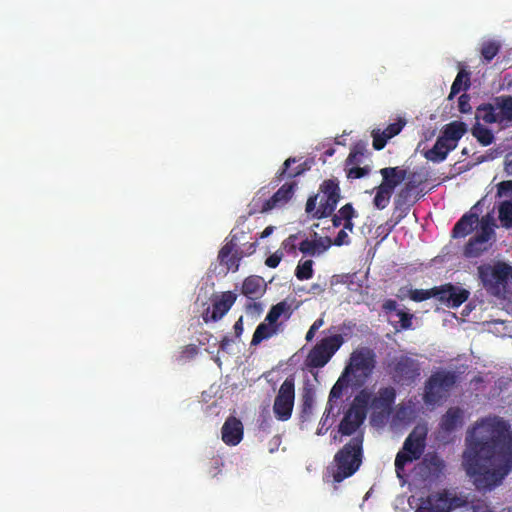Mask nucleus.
Instances as JSON below:
<instances>
[{
	"label": "nucleus",
	"mask_w": 512,
	"mask_h": 512,
	"mask_svg": "<svg viewBox=\"0 0 512 512\" xmlns=\"http://www.w3.org/2000/svg\"><path fill=\"white\" fill-rule=\"evenodd\" d=\"M463 455L466 473L478 490H492L500 486L512 471V430L499 417L477 421L466 438Z\"/></svg>",
	"instance_id": "f257e3e1"
},
{
	"label": "nucleus",
	"mask_w": 512,
	"mask_h": 512,
	"mask_svg": "<svg viewBox=\"0 0 512 512\" xmlns=\"http://www.w3.org/2000/svg\"><path fill=\"white\" fill-rule=\"evenodd\" d=\"M363 459V436L357 435L350 439L333 458V481L340 483L353 476L360 468Z\"/></svg>",
	"instance_id": "f03ea898"
},
{
	"label": "nucleus",
	"mask_w": 512,
	"mask_h": 512,
	"mask_svg": "<svg viewBox=\"0 0 512 512\" xmlns=\"http://www.w3.org/2000/svg\"><path fill=\"white\" fill-rule=\"evenodd\" d=\"M340 199L341 190L338 179H326L320 184L318 194L307 199L305 211L314 219L329 217L335 211Z\"/></svg>",
	"instance_id": "7ed1b4c3"
},
{
	"label": "nucleus",
	"mask_w": 512,
	"mask_h": 512,
	"mask_svg": "<svg viewBox=\"0 0 512 512\" xmlns=\"http://www.w3.org/2000/svg\"><path fill=\"white\" fill-rule=\"evenodd\" d=\"M386 371L396 385L411 387L420 379L422 365L413 354L401 353L388 359Z\"/></svg>",
	"instance_id": "20e7f679"
},
{
	"label": "nucleus",
	"mask_w": 512,
	"mask_h": 512,
	"mask_svg": "<svg viewBox=\"0 0 512 512\" xmlns=\"http://www.w3.org/2000/svg\"><path fill=\"white\" fill-rule=\"evenodd\" d=\"M457 381L458 375L454 371L440 369L433 372L425 381L423 402L432 407L440 405L448 398Z\"/></svg>",
	"instance_id": "39448f33"
},
{
	"label": "nucleus",
	"mask_w": 512,
	"mask_h": 512,
	"mask_svg": "<svg viewBox=\"0 0 512 512\" xmlns=\"http://www.w3.org/2000/svg\"><path fill=\"white\" fill-rule=\"evenodd\" d=\"M477 270L484 289L490 295L499 297L506 292L508 280H512L511 265L506 262L498 261L493 265H480Z\"/></svg>",
	"instance_id": "423d86ee"
},
{
	"label": "nucleus",
	"mask_w": 512,
	"mask_h": 512,
	"mask_svg": "<svg viewBox=\"0 0 512 512\" xmlns=\"http://www.w3.org/2000/svg\"><path fill=\"white\" fill-rule=\"evenodd\" d=\"M245 237V232H230L225 239L224 245L218 252L217 259L219 264L224 266L227 271L236 272L239 269L241 260L248 255H251L256 250L257 243H250L246 251L240 248L241 239Z\"/></svg>",
	"instance_id": "0eeeda50"
},
{
	"label": "nucleus",
	"mask_w": 512,
	"mask_h": 512,
	"mask_svg": "<svg viewBox=\"0 0 512 512\" xmlns=\"http://www.w3.org/2000/svg\"><path fill=\"white\" fill-rule=\"evenodd\" d=\"M476 118L487 124H498L501 127L512 125V96L500 95L491 102L483 103L477 107Z\"/></svg>",
	"instance_id": "6e6552de"
},
{
	"label": "nucleus",
	"mask_w": 512,
	"mask_h": 512,
	"mask_svg": "<svg viewBox=\"0 0 512 512\" xmlns=\"http://www.w3.org/2000/svg\"><path fill=\"white\" fill-rule=\"evenodd\" d=\"M375 366L374 350L369 347H360L351 353L349 364L344 369V376L352 375L354 385L362 386L373 374Z\"/></svg>",
	"instance_id": "1a4fd4ad"
},
{
	"label": "nucleus",
	"mask_w": 512,
	"mask_h": 512,
	"mask_svg": "<svg viewBox=\"0 0 512 512\" xmlns=\"http://www.w3.org/2000/svg\"><path fill=\"white\" fill-rule=\"evenodd\" d=\"M298 187L296 180L285 182L280 188L269 198L264 197L262 190L258 191L256 196L250 203V213H266L275 208L285 206L294 196Z\"/></svg>",
	"instance_id": "9d476101"
},
{
	"label": "nucleus",
	"mask_w": 512,
	"mask_h": 512,
	"mask_svg": "<svg viewBox=\"0 0 512 512\" xmlns=\"http://www.w3.org/2000/svg\"><path fill=\"white\" fill-rule=\"evenodd\" d=\"M370 392L363 389L354 398L353 403L345 412L339 424V432L342 435H352L364 422L367 414Z\"/></svg>",
	"instance_id": "9b49d317"
},
{
	"label": "nucleus",
	"mask_w": 512,
	"mask_h": 512,
	"mask_svg": "<svg viewBox=\"0 0 512 512\" xmlns=\"http://www.w3.org/2000/svg\"><path fill=\"white\" fill-rule=\"evenodd\" d=\"M295 402V378L288 376L281 384L273 403V413L278 421H288L293 413Z\"/></svg>",
	"instance_id": "f8f14e48"
},
{
	"label": "nucleus",
	"mask_w": 512,
	"mask_h": 512,
	"mask_svg": "<svg viewBox=\"0 0 512 512\" xmlns=\"http://www.w3.org/2000/svg\"><path fill=\"white\" fill-rule=\"evenodd\" d=\"M343 342V337L340 334L323 338L309 352L307 356L308 365L313 368L324 367L338 351Z\"/></svg>",
	"instance_id": "ddd939ff"
},
{
	"label": "nucleus",
	"mask_w": 512,
	"mask_h": 512,
	"mask_svg": "<svg viewBox=\"0 0 512 512\" xmlns=\"http://www.w3.org/2000/svg\"><path fill=\"white\" fill-rule=\"evenodd\" d=\"M467 500L463 496L451 493L449 490L444 489L430 495L426 502L423 504L429 507H438L439 509L451 512L457 508L464 507Z\"/></svg>",
	"instance_id": "4468645a"
},
{
	"label": "nucleus",
	"mask_w": 512,
	"mask_h": 512,
	"mask_svg": "<svg viewBox=\"0 0 512 512\" xmlns=\"http://www.w3.org/2000/svg\"><path fill=\"white\" fill-rule=\"evenodd\" d=\"M236 294L232 291L223 292L219 297L213 300L212 311L208 307L202 314L205 323L220 320L233 306L236 301Z\"/></svg>",
	"instance_id": "2eb2a0df"
},
{
	"label": "nucleus",
	"mask_w": 512,
	"mask_h": 512,
	"mask_svg": "<svg viewBox=\"0 0 512 512\" xmlns=\"http://www.w3.org/2000/svg\"><path fill=\"white\" fill-rule=\"evenodd\" d=\"M396 390L391 387H382L375 395L370 393L368 407L375 412L389 413L395 403Z\"/></svg>",
	"instance_id": "dca6fc26"
},
{
	"label": "nucleus",
	"mask_w": 512,
	"mask_h": 512,
	"mask_svg": "<svg viewBox=\"0 0 512 512\" xmlns=\"http://www.w3.org/2000/svg\"><path fill=\"white\" fill-rule=\"evenodd\" d=\"M405 125L406 120L403 118H398L396 122L389 124L382 131L380 129H374L371 133L373 138V148L375 150H382L386 146L388 140L397 136L402 131Z\"/></svg>",
	"instance_id": "f3484780"
},
{
	"label": "nucleus",
	"mask_w": 512,
	"mask_h": 512,
	"mask_svg": "<svg viewBox=\"0 0 512 512\" xmlns=\"http://www.w3.org/2000/svg\"><path fill=\"white\" fill-rule=\"evenodd\" d=\"M244 428L241 420L234 416H229L222 428V440L226 445L236 446L243 439Z\"/></svg>",
	"instance_id": "a211bd4d"
},
{
	"label": "nucleus",
	"mask_w": 512,
	"mask_h": 512,
	"mask_svg": "<svg viewBox=\"0 0 512 512\" xmlns=\"http://www.w3.org/2000/svg\"><path fill=\"white\" fill-rule=\"evenodd\" d=\"M464 424V410L458 406L448 408L442 415L439 423L440 429L445 433H452Z\"/></svg>",
	"instance_id": "6ab92c4d"
},
{
	"label": "nucleus",
	"mask_w": 512,
	"mask_h": 512,
	"mask_svg": "<svg viewBox=\"0 0 512 512\" xmlns=\"http://www.w3.org/2000/svg\"><path fill=\"white\" fill-rule=\"evenodd\" d=\"M476 207L474 206L456 222L452 229L453 238H464L474 230L479 221V214L474 211Z\"/></svg>",
	"instance_id": "aec40b11"
},
{
	"label": "nucleus",
	"mask_w": 512,
	"mask_h": 512,
	"mask_svg": "<svg viewBox=\"0 0 512 512\" xmlns=\"http://www.w3.org/2000/svg\"><path fill=\"white\" fill-rule=\"evenodd\" d=\"M414 192L403 187L394 199L395 210L401 213L397 217L393 226L398 224L409 212L410 208L416 203L418 197L413 194Z\"/></svg>",
	"instance_id": "412c9836"
},
{
	"label": "nucleus",
	"mask_w": 512,
	"mask_h": 512,
	"mask_svg": "<svg viewBox=\"0 0 512 512\" xmlns=\"http://www.w3.org/2000/svg\"><path fill=\"white\" fill-rule=\"evenodd\" d=\"M382 176L381 186L394 191V189L402 183L407 176V170L399 166L385 167L380 170Z\"/></svg>",
	"instance_id": "4be33fe9"
},
{
	"label": "nucleus",
	"mask_w": 512,
	"mask_h": 512,
	"mask_svg": "<svg viewBox=\"0 0 512 512\" xmlns=\"http://www.w3.org/2000/svg\"><path fill=\"white\" fill-rule=\"evenodd\" d=\"M491 238L476 233L464 246V256L467 258H476L488 251L491 246Z\"/></svg>",
	"instance_id": "5701e85b"
},
{
	"label": "nucleus",
	"mask_w": 512,
	"mask_h": 512,
	"mask_svg": "<svg viewBox=\"0 0 512 512\" xmlns=\"http://www.w3.org/2000/svg\"><path fill=\"white\" fill-rule=\"evenodd\" d=\"M455 149V144L450 145L444 138L439 136L433 147L424 153L427 160L434 163L444 161L450 151Z\"/></svg>",
	"instance_id": "b1692460"
},
{
	"label": "nucleus",
	"mask_w": 512,
	"mask_h": 512,
	"mask_svg": "<svg viewBox=\"0 0 512 512\" xmlns=\"http://www.w3.org/2000/svg\"><path fill=\"white\" fill-rule=\"evenodd\" d=\"M426 434H417L414 430L405 439L403 447L404 450L410 453L413 458L420 459L425 450Z\"/></svg>",
	"instance_id": "393cba45"
},
{
	"label": "nucleus",
	"mask_w": 512,
	"mask_h": 512,
	"mask_svg": "<svg viewBox=\"0 0 512 512\" xmlns=\"http://www.w3.org/2000/svg\"><path fill=\"white\" fill-rule=\"evenodd\" d=\"M299 161L300 159L296 157L287 158L284 161L282 168L277 172L274 178V182H276V184H279L284 179H289L291 181L294 180V178L302 175V173H298V170L301 169L298 164Z\"/></svg>",
	"instance_id": "a878e982"
},
{
	"label": "nucleus",
	"mask_w": 512,
	"mask_h": 512,
	"mask_svg": "<svg viewBox=\"0 0 512 512\" xmlns=\"http://www.w3.org/2000/svg\"><path fill=\"white\" fill-rule=\"evenodd\" d=\"M330 244L329 238H326V240L322 238L309 240L306 238L299 244L298 248L304 255L316 256L325 252Z\"/></svg>",
	"instance_id": "bb28decb"
},
{
	"label": "nucleus",
	"mask_w": 512,
	"mask_h": 512,
	"mask_svg": "<svg viewBox=\"0 0 512 512\" xmlns=\"http://www.w3.org/2000/svg\"><path fill=\"white\" fill-rule=\"evenodd\" d=\"M466 131L467 127L465 123L460 121H453L445 126L441 137L444 138L450 145L455 144L456 147L457 142L462 138Z\"/></svg>",
	"instance_id": "cd10ccee"
},
{
	"label": "nucleus",
	"mask_w": 512,
	"mask_h": 512,
	"mask_svg": "<svg viewBox=\"0 0 512 512\" xmlns=\"http://www.w3.org/2000/svg\"><path fill=\"white\" fill-rule=\"evenodd\" d=\"M279 330V325H273L264 320V322L260 323L254 334L252 336L251 345L256 346L260 344L263 340H267L272 336L276 335Z\"/></svg>",
	"instance_id": "c85d7f7f"
},
{
	"label": "nucleus",
	"mask_w": 512,
	"mask_h": 512,
	"mask_svg": "<svg viewBox=\"0 0 512 512\" xmlns=\"http://www.w3.org/2000/svg\"><path fill=\"white\" fill-rule=\"evenodd\" d=\"M263 279L259 276L247 277L242 285V294L249 299H256L262 294Z\"/></svg>",
	"instance_id": "c756f323"
},
{
	"label": "nucleus",
	"mask_w": 512,
	"mask_h": 512,
	"mask_svg": "<svg viewBox=\"0 0 512 512\" xmlns=\"http://www.w3.org/2000/svg\"><path fill=\"white\" fill-rule=\"evenodd\" d=\"M346 377L347 376H344L343 372L341 377L337 380V382L333 385L332 389L330 390L328 404L324 412V416L326 415V418L329 417L332 411L333 400L339 399L343 394V390L348 386V381L345 379Z\"/></svg>",
	"instance_id": "7c9ffc66"
},
{
	"label": "nucleus",
	"mask_w": 512,
	"mask_h": 512,
	"mask_svg": "<svg viewBox=\"0 0 512 512\" xmlns=\"http://www.w3.org/2000/svg\"><path fill=\"white\" fill-rule=\"evenodd\" d=\"M470 87V73L460 70L452 83L448 100H452L461 90H467Z\"/></svg>",
	"instance_id": "2f4dec72"
},
{
	"label": "nucleus",
	"mask_w": 512,
	"mask_h": 512,
	"mask_svg": "<svg viewBox=\"0 0 512 512\" xmlns=\"http://www.w3.org/2000/svg\"><path fill=\"white\" fill-rule=\"evenodd\" d=\"M501 44L496 40H488L482 43L480 53L482 62L490 63L494 57L500 52Z\"/></svg>",
	"instance_id": "473e14b6"
},
{
	"label": "nucleus",
	"mask_w": 512,
	"mask_h": 512,
	"mask_svg": "<svg viewBox=\"0 0 512 512\" xmlns=\"http://www.w3.org/2000/svg\"><path fill=\"white\" fill-rule=\"evenodd\" d=\"M283 314H287V318L290 316V305L286 301L273 305L266 315L265 321L273 325H279L277 321Z\"/></svg>",
	"instance_id": "72a5a7b5"
},
{
	"label": "nucleus",
	"mask_w": 512,
	"mask_h": 512,
	"mask_svg": "<svg viewBox=\"0 0 512 512\" xmlns=\"http://www.w3.org/2000/svg\"><path fill=\"white\" fill-rule=\"evenodd\" d=\"M470 292L464 288L452 285V289L448 294V307L458 308L469 298Z\"/></svg>",
	"instance_id": "f704fd0d"
},
{
	"label": "nucleus",
	"mask_w": 512,
	"mask_h": 512,
	"mask_svg": "<svg viewBox=\"0 0 512 512\" xmlns=\"http://www.w3.org/2000/svg\"><path fill=\"white\" fill-rule=\"evenodd\" d=\"M498 218L505 229H512V201H502L498 205Z\"/></svg>",
	"instance_id": "c9c22d12"
},
{
	"label": "nucleus",
	"mask_w": 512,
	"mask_h": 512,
	"mask_svg": "<svg viewBox=\"0 0 512 512\" xmlns=\"http://www.w3.org/2000/svg\"><path fill=\"white\" fill-rule=\"evenodd\" d=\"M472 135L483 146H488L494 141V135L492 131L480 123H476L473 126Z\"/></svg>",
	"instance_id": "e433bc0d"
},
{
	"label": "nucleus",
	"mask_w": 512,
	"mask_h": 512,
	"mask_svg": "<svg viewBox=\"0 0 512 512\" xmlns=\"http://www.w3.org/2000/svg\"><path fill=\"white\" fill-rule=\"evenodd\" d=\"M393 191L379 185L376 188V194L373 199V204L377 209H384L388 206Z\"/></svg>",
	"instance_id": "4c0bfd02"
},
{
	"label": "nucleus",
	"mask_w": 512,
	"mask_h": 512,
	"mask_svg": "<svg viewBox=\"0 0 512 512\" xmlns=\"http://www.w3.org/2000/svg\"><path fill=\"white\" fill-rule=\"evenodd\" d=\"M480 225V230L477 232L478 234L487 236L489 238H493L495 235L494 227H495V220L491 214H486L482 216L481 219L478 221Z\"/></svg>",
	"instance_id": "58836bf2"
},
{
	"label": "nucleus",
	"mask_w": 512,
	"mask_h": 512,
	"mask_svg": "<svg viewBox=\"0 0 512 512\" xmlns=\"http://www.w3.org/2000/svg\"><path fill=\"white\" fill-rule=\"evenodd\" d=\"M366 152V143L359 141L357 142L351 149L347 159V165L359 164L361 163L362 157Z\"/></svg>",
	"instance_id": "ea45409f"
},
{
	"label": "nucleus",
	"mask_w": 512,
	"mask_h": 512,
	"mask_svg": "<svg viewBox=\"0 0 512 512\" xmlns=\"http://www.w3.org/2000/svg\"><path fill=\"white\" fill-rule=\"evenodd\" d=\"M295 276L300 281L311 279L313 277V261H300L295 269Z\"/></svg>",
	"instance_id": "a19ab883"
},
{
	"label": "nucleus",
	"mask_w": 512,
	"mask_h": 512,
	"mask_svg": "<svg viewBox=\"0 0 512 512\" xmlns=\"http://www.w3.org/2000/svg\"><path fill=\"white\" fill-rule=\"evenodd\" d=\"M417 460L416 458H413V456L404 450V447L397 453L395 458V470L398 477H401V473L404 471L405 466L408 463H411L413 461Z\"/></svg>",
	"instance_id": "79ce46f5"
},
{
	"label": "nucleus",
	"mask_w": 512,
	"mask_h": 512,
	"mask_svg": "<svg viewBox=\"0 0 512 512\" xmlns=\"http://www.w3.org/2000/svg\"><path fill=\"white\" fill-rule=\"evenodd\" d=\"M405 180L406 182L404 187L414 192L421 184L424 183L425 178L418 172H407Z\"/></svg>",
	"instance_id": "37998d69"
},
{
	"label": "nucleus",
	"mask_w": 512,
	"mask_h": 512,
	"mask_svg": "<svg viewBox=\"0 0 512 512\" xmlns=\"http://www.w3.org/2000/svg\"><path fill=\"white\" fill-rule=\"evenodd\" d=\"M451 289H452V284H450V283L433 287L432 288L433 297H436L440 302L448 305V302H449L448 294L450 293Z\"/></svg>",
	"instance_id": "c03bdc74"
},
{
	"label": "nucleus",
	"mask_w": 512,
	"mask_h": 512,
	"mask_svg": "<svg viewBox=\"0 0 512 512\" xmlns=\"http://www.w3.org/2000/svg\"><path fill=\"white\" fill-rule=\"evenodd\" d=\"M409 297L415 302H422L433 297V291L431 289H412L409 292Z\"/></svg>",
	"instance_id": "a18cd8bd"
},
{
	"label": "nucleus",
	"mask_w": 512,
	"mask_h": 512,
	"mask_svg": "<svg viewBox=\"0 0 512 512\" xmlns=\"http://www.w3.org/2000/svg\"><path fill=\"white\" fill-rule=\"evenodd\" d=\"M313 396L309 393H306L303 395V403H302V411H301V418L302 421H306L309 419L310 415L312 414L313 410Z\"/></svg>",
	"instance_id": "49530a36"
},
{
	"label": "nucleus",
	"mask_w": 512,
	"mask_h": 512,
	"mask_svg": "<svg viewBox=\"0 0 512 512\" xmlns=\"http://www.w3.org/2000/svg\"><path fill=\"white\" fill-rule=\"evenodd\" d=\"M512 195V180L502 181L497 184V193L496 196L498 198L507 197Z\"/></svg>",
	"instance_id": "de8ad7c7"
},
{
	"label": "nucleus",
	"mask_w": 512,
	"mask_h": 512,
	"mask_svg": "<svg viewBox=\"0 0 512 512\" xmlns=\"http://www.w3.org/2000/svg\"><path fill=\"white\" fill-rule=\"evenodd\" d=\"M337 214L343 221H346L352 220L356 216V211L351 203H347L338 210Z\"/></svg>",
	"instance_id": "09e8293b"
},
{
	"label": "nucleus",
	"mask_w": 512,
	"mask_h": 512,
	"mask_svg": "<svg viewBox=\"0 0 512 512\" xmlns=\"http://www.w3.org/2000/svg\"><path fill=\"white\" fill-rule=\"evenodd\" d=\"M396 315L399 317L400 329L407 330L412 326L413 315L402 310H398Z\"/></svg>",
	"instance_id": "8fccbe9b"
},
{
	"label": "nucleus",
	"mask_w": 512,
	"mask_h": 512,
	"mask_svg": "<svg viewBox=\"0 0 512 512\" xmlns=\"http://www.w3.org/2000/svg\"><path fill=\"white\" fill-rule=\"evenodd\" d=\"M370 172L369 167H352L347 170V178L349 179H359L366 175H368Z\"/></svg>",
	"instance_id": "3c124183"
},
{
	"label": "nucleus",
	"mask_w": 512,
	"mask_h": 512,
	"mask_svg": "<svg viewBox=\"0 0 512 512\" xmlns=\"http://www.w3.org/2000/svg\"><path fill=\"white\" fill-rule=\"evenodd\" d=\"M298 239L297 234H291L289 235L281 244V247L283 250H285L287 253L291 254L296 251L297 245L296 241Z\"/></svg>",
	"instance_id": "603ef678"
},
{
	"label": "nucleus",
	"mask_w": 512,
	"mask_h": 512,
	"mask_svg": "<svg viewBox=\"0 0 512 512\" xmlns=\"http://www.w3.org/2000/svg\"><path fill=\"white\" fill-rule=\"evenodd\" d=\"M458 109L461 113L465 114L472 111L470 96L468 94L464 93L458 98Z\"/></svg>",
	"instance_id": "864d4df0"
},
{
	"label": "nucleus",
	"mask_w": 512,
	"mask_h": 512,
	"mask_svg": "<svg viewBox=\"0 0 512 512\" xmlns=\"http://www.w3.org/2000/svg\"><path fill=\"white\" fill-rule=\"evenodd\" d=\"M283 258V253L277 250L275 253L268 256L265 260V265L269 268H276Z\"/></svg>",
	"instance_id": "5fc2aeb1"
},
{
	"label": "nucleus",
	"mask_w": 512,
	"mask_h": 512,
	"mask_svg": "<svg viewBox=\"0 0 512 512\" xmlns=\"http://www.w3.org/2000/svg\"><path fill=\"white\" fill-rule=\"evenodd\" d=\"M349 243H350V238L345 230H340L333 241V244L335 246L347 245Z\"/></svg>",
	"instance_id": "6e6d98bb"
},
{
	"label": "nucleus",
	"mask_w": 512,
	"mask_h": 512,
	"mask_svg": "<svg viewBox=\"0 0 512 512\" xmlns=\"http://www.w3.org/2000/svg\"><path fill=\"white\" fill-rule=\"evenodd\" d=\"M323 325L322 319H317L309 328L308 332L306 333V340L311 341L314 338V335L316 331Z\"/></svg>",
	"instance_id": "4d7b16f0"
},
{
	"label": "nucleus",
	"mask_w": 512,
	"mask_h": 512,
	"mask_svg": "<svg viewBox=\"0 0 512 512\" xmlns=\"http://www.w3.org/2000/svg\"><path fill=\"white\" fill-rule=\"evenodd\" d=\"M382 308L385 312L396 311L397 302L395 300L388 299L383 303Z\"/></svg>",
	"instance_id": "13d9d810"
},
{
	"label": "nucleus",
	"mask_w": 512,
	"mask_h": 512,
	"mask_svg": "<svg viewBox=\"0 0 512 512\" xmlns=\"http://www.w3.org/2000/svg\"><path fill=\"white\" fill-rule=\"evenodd\" d=\"M325 291V285L319 284V283H313L310 286V289L308 290L309 293L319 295L322 294Z\"/></svg>",
	"instance_id": "bf43d9fd"
},
{
	"label": "nucleus",
	"mask_w": 512,
	"mask_h": 512,
	"mask_svg": "<svg viewBox=\"0 0 512 512\" xmlns=\"http://www.w3.org/2000/svg\"><path fill=\"white\" fill-rule=\"evenodd\" d=\"M473 512H494L493 509L486 503H478L473 506Z\"/></svg>",
	"instance_id": "052dcab7"
},
{
	"label": "nucleus",
	"mask_w": 512,
	"mask_h": 512,
	"mask_svg": "<svg viewBox=\"0 0 512 512\" xmlns=\"http://www.w3.org/2000/svg\"><path fill=\"white\" fill-rule=\"evenodd\" d=\"M234 332L236 337H240L243 333V317L241 316L234 324Z\"/></svg>",
	"instance_id": "680f3d73"
},
{
	"label": "nucleus",
	"mask_w": 512,
	"mask_h": 512,
	"mask_svg": "<svg viewBox=\"0 0 512 512\" xmlns=\"http://www.w3.org/2000/svg\"><path fill=\"white\" fill-rule=\"evenodd\" d=\"M505 171L509 174V175H512V152L511 153H508L506 155V159H505Z\"/></svg>",
	"instance_id": "e2e57ef3"
},
{
	"label": "nucleus",
	"mask_w": 512,
	"mask_h": 512,
	"mask_svg": "<svg viewBox=\"0 0 512 512\" xmlns=\"http://www.w3.org/2000/svg\"><path fill=\"white\" fill-rule=\"evenodd\" d=\"M299 166H300V170H298V173H302L304 174L306 171L310 170L311 168V162L308 161V160H305L303 162H298Z\"/></svg>",
	"instance_id": "0e129e2a"
},
{
	"label": "nucleus",
	"mask_w": 512,
	"mask_h": 512,
	"mask_svg": "<svg viewBox=\"0 0 512 512\" xmlns=\"http://www.w3.org/2000/svg\"><path fill=\"white\" fill-rule=\"evenodd\" d=\"M232 339H230L228 336H224L220 341V349L226 350L227 347L231 344Z\"/></svg>",
	"instance_id": "69168bd1"
},
{
	"label": "nucleus",
	"mask_w": 512,
	"mask_h": 512,
	"mask_svg": "<svg viewBox=\"0 0 512 512\" xmlns=\"http://www.w3.org/2000/svg\"><path fill=\"white\" fill-rule=\"evenodd\" d=\"M274 231V227L273 226H267L260 234V238L261 239H264V238H267L269 237Z\"/></svg>",
	"instance_id": "338daca9"
},
{
	"label": "nucleus",
	"mask_w": 512,
	"mask_h": 512,
	"mask_svg": "<svg viewBox=\"0 0 512 512\" xmlns=\"http://www.w3.org/2000/svg\"><path fill=\"white\" fill-rule=\"evenodd\" d=\"M343 220L338 216V214H334L332 218V223L334 227H339L342 224Z\"/></svg>",
	"instance_id": "774afa93"
}]
</instances>
